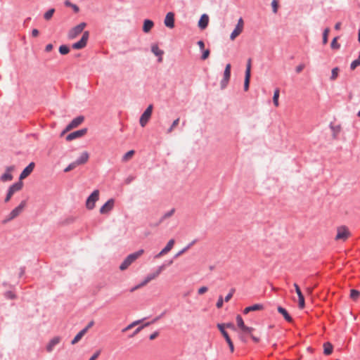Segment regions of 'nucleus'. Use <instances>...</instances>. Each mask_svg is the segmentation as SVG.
<instances>
[{
    "instance_id": "obj_1",
    "label": "nucleus",
    "mask_w": 360,
    "mask_h": 360,
    "mask_svg": "<svg viewBox=\"0 0 360 360\" xmlns=\"http://www.w3.org/2000/svg\"><path fill=\"white\" fill-rule=\"evenodd\" d=\"M164 269L165 265H161L158 266L154 272L148 274L139 284L134 287L131 290V292H134V290L143 288V286L146 285L148 283H150L151 281L157 278Z\"/></svg>"
},
{
    "instance_id": "obj_2",
    "label": "nucleus",
    "mask_w": 360,
    "mask_h": 360,
    "mask_svg": "<svg viewBox=\"0 0 360 360\" xmlns=\"http://www.w3.org/2000/svg\"><path fill=\"white\" fill-rule=\"evenodd\" d=\"M144 252L143 250H139V251L129 255L123 262L120 266L121 271L126 270L134 262L139 258Z\"/></svg>"
},
{
    "instance_id": "obj_3",
    "label": "nucleus",
    "mask_w": 360,
    "mask_h": 360,
    "mask_svg": "<svg viewBox=\"0 0 360 360\" xmlns=\"http://www.w3.org/2000/svg\"><path fill=\"white\" fill-rule=\"evenodd\" d=\"M99 200V191L94 190L93 193L87 198L86 201V207L91 210L95 207L96 202Z\"/></svg>"
},
{
    "instance_id": "obj_4",
    "label": "nucleus",
    "mask_w": 360,
    "mask_h": 360,
    "mask_svg": "<svg viewBox=\"0 0 360 360\" xmlns=\"http://www.w3.org/2000/svg\"><path fill=\"white\" fill-rule=\"evenodd\" d=\"M86 22H81L75 27H72L68 32V37L70 39H75L78 37L86 27Z\"/></svg>"
},
{
    "instance_id": "obj_5",
    "label": "nucleus",
    "mask_w": 360,
    "mask_h": 360,
    "mask_svg": "<svg viewBox=\"0 0 360 360\" xmlns=\"http://www.w3.org/2000/svg\"><path fill=\"white\" fill-rule=\"evenodd\" d=\"M26 206V202L22 200L20 205L13 209L7 216L6 221H11L19 216Z\"/></svg>"
},
{
    "instance_id": "obj_6",
    "label": "nucleus",
    "mask_w": 360,
    "mask_h": 360,
    "mask_svg": "<svg viewBox=\"0 0 360 360\" xmlns=\"http://www.w3.org/2000/svg\"><path fill=\"white\" fill-rule=\"evenodd\" d=\"M349 236L350 233L349 229L346 226H342L337 229V234L335 239L336 240L345 241Z\"/></svg>"
},
{
    "instance_id": "obj_7",
    "label": "nucleus",
    "mask_w": 360,
    "mask_h": 360,
    "mask_svg": "<svg viewBox=\"0 0 360 360\" xmlns=\"http://www.w3.org/2000/svg\"><path fill=\"white\" fill-rule=\"evenodd\" d=\"M152 112L153 105H149L140 117L139 122L142 127H144L150 119Z\"/></svg>"
},
{
    "instance_id": "obj_8",
    "label": "nucleus",
    "mask_w": 360,
    "mask_h": 360,
    "mask_svg": "<svg viewBox=\"0 0 360 360\" xmlns=\"http://www.w3.org/2000/svg\"><path fill=\"white\" fill-rule=\"evenodd\" d=\"M84 120V116H78L73 119L70 123L66 127L65 130L62 132L61 136L70 131L71 129L77 127L80 125Z\"/></svg>"
},
{
    "instance_id": "obj_9",
    "label": "nucleus",
    "mask_w": 360,
    "mask_h": 360,
    "mask_svg": "<svg viewBox=\"0 0 360 360\" xmlns=\"http://www.w3.org/2000/svg\"><path fill=\"white\" fill-rule=\"evenodd\" d=\"M89 37V32L88 31H85L80 40L75 44H72V48L74 49H84L87 44L88 39Z\"/></svg>"
},
{
    "instance_id": "obj_10",
    "label": "nucleus",
    "mask_w": 360,
    "mask_h": 360,
    "mask_svg": "<svg viewBox=\"0 0 360 360\" xmlns=\"http://www.w3.org/2000/svg\"><path fill=\"white\" fill-rule=\"evenodd\" d=\"M244 27V22L242 18H239L238 20V23L234 29V30L232 32V33L230 35V39L233 41L238 36H239L243 30Z\"/></svg>"
},
{
    "instance_id": "obj_11",
    "label": "nucleus",
    "mask_w": 360,
    "mask_h": 360,
    "mask_svg": "<svg viewBox=\"0 0 360 360\" xmlns=\"http://www.w3.org/2000/svg\"><path fill=\"white\" fill-rule=\"evenodd\" d=\"M251 76V59L249 58L246 65L245 81H244V90L247 91L249 89L250 81Z\"/></svg>"
},
{
    "instance_id": "obj_12",
    "label": "nucleus",
    "mask_w": 360,
    "mask_h": 360,
    "mask_svg": "<svg viewBox=\"0 0 360 360\" xmlns=\"http://www.w3.org/2000/svg\"><path fill=\"white\" fill-rule=\"evenodd\" d=\"M86 132H87L86 128H84V129L75 131L72 132L70 134H68L66 137V140L68 141H72L75 139H77V138L84 136L86 134Z\"/></svg>"
},
{
    "instance_id": "obj_13",
    "label": "nucleus",
    "mask_w": 360,
    "mask_h": 360,
    "mask_svg": "<svg viewBox=\"0 0 360 360\" xmlns=\"http://www.w3.org/2000/svg\"><path fill=\"white\" fill-rule=\"evenodd\" d=\"M114 200L113 199H109L101 208H100V213L101 214H108L114 207Z\"/></svg>"
},
{
    "instance_id": "obj_14",
    "label": "nucleus",
    "mask_w": 360,
    "mask_h": 360,
    "mask_svg": "<svg viewBox=\"0 0 360 360\" xmlns=\"http://www.w3.org/2000/svg\"><path fill=\"white\" fill-rule=\"evenodd\" d=\"M236 322L238 326L241 329L243 333H251L253 331V328L248 327L245 325L242 317L240 315L236 316Z\"/></svg>"
},
{
    "instance_id": "obj_15",
    "label": "nucleus",
    "mask_w": 360,
    "mask_h": 360,
    "mask_svg": "<svg viewBox=\"0 0 360 360\" xmlns=\"http://www.w3.org/2000/svg\"><path fill=\"white\" fill-rule=\"evenodd\" d=\"M164 23L165 25L169 29L174 27V14L172 12H169L167 13Z\"/></svg>"
},
{
    "instance_id": "obj_16",
    "label": "nucleus",
    "mask_w": 360,
    "mask_h": 360,
    "mask_svg": "<svg viewBox=\"0 0 360 360\" xmlns=\"http://www.w3.org/2000/svg\"><path fill=\"white\" fill-rule=\"evenodd\" d=\"M174 243L175 240L174 239H170L166 246L155 256V257H160L168 253L173 248Z\"/></svg>"
},
{
    "instance_id": "obj_17",
    "label": "nucleus",
    "mask_w": 360,
    "mask_h": 360,
    "mask_svg": "<svg viewBox=\"0 0 360 360\" xmlns=\"http://www.w3.org/2000/svg\"><path fill=\"white\" fill-rule=\"evenodd\" d=\"M230 77H231V65L227 64L226 65L224 72V79H222V81L221 82V85L222 88H224L226 86V84L230 79Z\"/></svg>"
},
{
    "instance_id": "obj_18",
    "label": "nucleus",
    "mask_w": 360,
    "mask_h": 360,
    "mask_svg": "<svg viewBox=\"0 0 360 360\" xmlns=\"http://www.w3.org/2000/svg\"><path fill=\"white\" fill-rule=\"evenodd\" d=\"M34 166L35 165L34 162H30L21 172L20 175V180L27 178L32 172Z\"/></svg>"
},
{
    "instance_id": "obj_19",
    "label": "nucleus",
    "mask_w": 360,
    "mask_h": 360,
    "mask_svg": "<svg viewBox=\"0 0 360 360\" xmlns=\"http://www.w3.org/2000/svg\"><path fill=\"white\" fill-rule=\"evenodd\" d=\"M13 170H14V166L7 167L6 169V172L1 175L0 179L4 182L11 181L13 179V176L11 174V172Z\"/></svg>"
},
{
    "instance_id": "obj_20",
    "label": "nucleus",
    "mask_w": 360,
    "mask_h": 360,
    "mask_svg": "<svg viewBox=\"0 0 360 360\" xmlns=\"http://www.w3.org/2000/svg\"><path fill=\"white\" fill-rule=\"evenodd\" d=\"M60 338L58 336H56V337H54L53 338H52L46 345V351L48 352H51L53 350L54 347L56 345H58L60 343Z\"/></svg>"
},
{
    "instance_id": "obj_21",
    "label": "nucleus",
    "mask_w": 360,
    "mask_h": 360,
    "mask_svg": "<svg viewBox=\"0 0 360 360\" xmlns=\"http://www.w3.org/2000/svg\"><path fill=\"white\" fill-rule=\"evenodd\" d=\"M209 22V17L207 14H203L201 15L200 20L198 22V26L200 29L204 30L207 27Z\"/></svg>"
},
{
    "instance_id": "obj_22",
    "label": "nucleus",
    "mask_w": 360,
    "mask_h": 360,
    "mask_svg": "<svg viewBox=\"0 0 360 360\" xmlns=\"http://www.w3.org/2000/svg\"><path fill=\"white\" fill-rule=\"evenodd\" d=\"M263 308H264V307H263L262 304H255L254 305H252V306H250V307H248L245 308V309L243 311V313L247 314H248L250 311L262 310Z\"/></svg>"
},
{
    "instance_id": "obj_23",
    "label": "nucleus",
    "mask_w": 360,
    "mask_h": 360,
    "mask_svg": "<svg viewBox=\"0 0 360 360\" xmlns=\"http://www.w3.org/2000/svg\"><path fill=\"white\" fill-rule=\"evenodd\" d=\"M89 158V155L88 152L84 151L80 155L79 158L76 160V164H77L78 165H84L88 161Z\"/></svg>"
},
{
    "instance_id": "obj_24",
    "label": "nucleus",
    "mask_w": 360,
    "mask_h": 360,
    "mask_svg": "<svg viewBox=\"0 0 360 360\" xmlns=\"http://www.w3.org/2000/svg\"><path fill=\"white\" fill-rule=\"evenodd\" d=\"M154 23L150 20H145L143 25V31L146 33H148L150 31V30L153 27Z\"/></svg>"
},
{
    "instance_id": "obj_25",
    "label": "nucleus",
    "mask_w": 360,
    "mask_h": 360,
    "mask_svg": "<svg viewBox=\"0 0 360 360\" xmlns=\"http://www.w3.org/2000/svg\"><path fill=\"white\" fill-rule=\"evenodd\" d=\"M22 186H23V183L21 181V180H20V181L17 182V183H15L14 184H13L10 188H9V191L13 193L14 194L15 192L17 191H19L22 189Z\"/></svg>"
},
{
    "instance_id": "obj_26",
    "label": "nucleus",
    "mask_w": 360,
    "mask_h": 360,
    "mask_svg": "<svg viewBox=\"0 0 360 360\" xmlns=\"http://www.w3.org/2000/svg\"><path fill=\"white\" fill-rule=\"evenodd\" d=\"M223 336L225 338L227 344L229 345L230 351L231 353L234 352V346L232 340H231L228 333L226 331H223Z\"/></svg>"
},
{
    "instance_id": "obj_27",
    "label": "nucleus",
    "mask_w": 360,
    "mask_h": 360,
    "mask_svg": "<svg viewBox=\"0 0 360 360\" xmlns=\"http://www.w3.org/2000/svg\"><path fill=\"white\" fill-rule=\"evenodd\" d=\"M278 311L283 316L284 319L287 321L291 322L292 321L291 316L288 314V311L282 307H278Z\"/></svg>"
},
{
    "instance_id": "obj_28",
    "label": "nucleus",
    "mask_w": 360,
    "mask_h": 360,
    "mask_svg": "<svg viewBox=\"0 0 360 360\" xmlns=\"http://www.w3.org/2000/svg\"><path fill=\"white\" fill-rule=\"evenodd\" d=\"M152 52L158 56H160L159 61L161 62L162 60V56L163 55V51L160 50L157 45H153L152 46Z\"/></svg>"
},
{
    "instance_id": "obj_29",
    "label": "nucleus",
    "mask_w": 360,
    "mask_h": 360,
    "mask_svg": "<svg viewBox=\"0 0 360 360\" xmlns=\"http://www.w3.org/2000/svg\"><path fill=\"white\" fill-rule=\"evenodd\" d=\"M85 334L86 330H82L80 332H79L74 338V339L72 340V345H75L76 343H77Z\"/></svg>"
},
{
    "instance_id": "obj_30",
    "label": "nucleus",
    "mask_w": 360,
    "mask_h": 360,
    "mask_svg": "<svg viewBox=\"0 0 360 360\" xmlns=\"http://www.w3.org/2000/svg\"><path fill=\"white\" fill-rule=\"evenodd\" d=\"M134 153H135V152L134 150H131L128 151L122 156V161L124 162H128L129 160H131L132 158Z\"/></svg>"
},
{
    "instance_id": "obj_31",
    "label": "nucleus",
    "mask_w": 360,
    "mask_h": 360,
    "mask_svg": "<svg viewBox=\"0 0 360 360\" xmlns=\"http://www.w3.org/2000/svg\"><path fill=\"white\" fill-rule=\"evenodd\" d=\"M324 354L326 355H330L333 352V345L330 342H326L323 345Z\"/></svg>"
},
{
    "instance_id": "obj_32",
    "label": "nucleus",
    "mask_w": 360,
    "mask_h": 360,
    "mask_svg": "<svg viewBox=\"0 0 360 360\" xmlns=\"http://www.w3.org/2000/svg\"><path fill=\"white\" fill-rule=\"evenodd\" d=\"M279 94L280 90L279 89H276L274 92V96H273V102L276 107H278L279 105L278 103V98H279Z\"/></svg>"
},
{
    "instance_id": "obj_33",
    "label": "nucleus",
    "mask_w": 360,
    "mask_h": 360,
    "mask_svg": "<svg viewBox=\"0 0 360 360\" xmlns=\"http://www.w3.org/2000/svg\"><path fill=\"white\" fill-rule=\"evenodd\" d=\"M141 322V320H138V321H135L134 322H132L131 323H130L129 325H128L126 328H123L122 330V333H125L127 332V330L131 329L132 328H134V326H136V325L139 324Z\"/></svg>"
},
{
    "instance_id": "obj_34",
    "label": "nucleus",
    "mask_w": 360,
    "mask_h": 360,
    "mask_svg": "<svg viewBox=\"0 0 360 360\" xmlns=\"http://www.w3.org/2000/svg\"><path fill=\"white\" fill-rule=\"evenodd\" d=\"M54 13H55L54 8H51V9L48 10L44 15V19L46 20H49L53 17V15L54 14Z\"/></svg>"
},
{
    "instance_id": "obj_35",
    "label": "nucleus",
    "mask_w": 360,
    "mask_h": 360,
    "mask_svg": "<svg viewBox=\"0 0 360 360\" xmlns=\"http://www.w3.org/2000/svg\"><path fill=\"white\" fill-rule=\"evenodd\" d=\"M338 37H336L332 40L330 46L333 49L337 50L340 49V44L338 42Z\"/></svg>"
},
{
    "instance_id": "obj_36",
    "label": "nucleus",
    "mask_w": 360,
    "mask_h": 360,
    "mask_svg": "<svg viewBox=\"0 0 360 360\" xmlns=\"http://www.w3.org/2000/svg\"><path fill=\"white\" fill-rule=\"evenodd\" d=\"M359 296H360V292L359 290H354V289L351 290V291H350V297L352 300H356L359 298Z\"/></svg>"
},
{
    "instance_id": "obj_37",
    "label": "nucleus",
    "mask_w": 360,
    "mask_h": 360,
    "mask_svg": "<svg viewBox=\"0 0 360 360\" xmlns=\"http://www.w3.org/2000/svg\"><path fill=\"white\" fill-rule=\"evenodd\" d=\"M339 73V68H334L331 71V76H330V80L334 81L337 79L338 77Z\"/></svg>"
},
{
    "instance_id": "obj_38",
    "label": "nucleus",
    "mask_w": 360,
    "mask_h": 360,
    "mask_svg": "<svg viewBox=\"0 0 360 360\" xmlns=\"http://www.w3.org/2000/svg\"><path fill=\"white\" fill-rule=\"evenodd\" d=\"M330 32V29L328 27L326 28L323 33V44H326L328 43V37Z\"/></svg>"
},
{
    "instance_id": "obj_39",
    "label": "nucleus",
    "mask_w": 360,
    "mask_h": 360,
    "mask_svg": "<svg viewBox=\"0 0 360 360\" xmlns=\"http://www.w3.org/2000/svg\"><path fill=\"white\" fill-rule=\"evenodd\" d=\"M70 51V49L68 48V46H65V45H62L59 47V52L62 54V55H65V54H68Z\"/></svg>"
},
{
    "instance_id": "obj_40",
    "label": "nucleus",
    "mask_w": 360,
    "mask_h": 360,
    "mask_svg": "<svg viewBox=\"0 0 360 360\" xmlns=\"http://www.w3.org/2000/svg\"><path fill=\"white\" fill-rule=\"evenodd\" d=\"M360 65V52L359 58L356 60H354L350 65V68L352 70H354L357 66Z\"/></svg>"
},
{
    "instance_id": "obj_41",
    "label": "nucleus",
    "mask_w": 360,
    "mask_h": 360,
    "mask_svg": "<svg viewBox=\"0 0 360 360\" xmlns=\"http://www.w3.org/2000/svg\"><path fill=\"white\" fill-rule=\"evenodd\" d=\"M193 243L191 244H189L186 247H185L184 248H183L182 250H181L179 252H178L176 255H175V257L177 258L179 257H180L181 255H183L184 252H186L190 248L191 246L192 245Z\"/></svg>"
},
{
    "instance_id": "obj_42",
    "label": "nucleus",
    "mask_w": 360,
    "mask_h": 360,
    "mask_svg": "<svg viewBox=\"0 0 360 360\" xmlns=\"http://www.w3.org/2000/svg\"><path fill=\"white\" fill-rule=\"evenodd\" d=\"M158 319V318H155V319H154L151 321V323H155ZM150 324V323H149V322H148V323H145V325H144V326H141V327H139V328H138L134 331V335H136L137 333H139L142 330V328H143L144 326H149Z\"/></svg>"
},
{
    "instance_id": "obj_43",
    "label": "nucleus",
    "mask_w": 360,
    "mask_h": 360,
    "mask_svg": "<svg viewBox=\"0 0 360 360\" xmlns=\"http://www.w3.org/2000/svg\"><path fill=\"white\" fill-rule=\"evenodd\" d=\"M77 166H78V165L76 164V161L74 162H72L64 169V172H68L74 169Z\"/></svg>"
},
{
    "instance_id": "obj_44",
    "label": "nucleus",
    "mask_w": 360,
    "mask_h": 360,
    "mask_svg": "<svg viewBox=\"0 0 360 360\" xmlns=\"http://www.w3.org/2000/svg\"><path fill=\"white\" fill-rule=\"evenodd\" d=\"M179 122V118L176 119L172 124V126L169 127V129H168L167 133H171L173 131V129L178 125Z\"/></svg>"
},
{
    "instance_id": "obj_45",
    "label": "nucleus",
    "mask_w": 360,
    "mask_h": 360,
    "mask_svg": "<svg viewBox=\"0 0 360 360\" xmlns=\"http://www.w3.org/2000/svg\"><path fill=\"white\" fill-rule=\"evenodd\" d=\"M271 6H272V8H273V12L274 13H276L277 11H278V0H273L272 2H271Z\"/></svg>"
},
{
    "instance_id": "obj_46",
    "label": "nucleus",
    "mask_w": 360,
    "mask_h": 360,
    "mask_svg": "<svg viewBox=\"0 0 360 360\" xmlns=\"http://www.w3.org/2000/svg\"><path fill=\"white\" fill-rule=\"evenodd\" d=\"M298 299H299V307L300 309H303L305 306L304 295H302L301 297H298Z\"/></svg>"
},
{
    "instance_id": "obj_47",
    "label": "nucleus",
    "mask_w": 360,
    "mask_h": 360,
    "mask_svg": "<svg viewBox=\"0 0 360 360\" xmlns=\"http://www.w3.org/2000/svg\"><path fill=\"white\" fill-rule=\"evenodd\" d=\"M174 213V209H172L170 211L166 212L163 216H162V219H167V218H169L170 217H172Z\"/></svg>"
},
{
    "instance_id": "obj_48",
    "label": "nucleus",
    "mask_w": 360,
    "mask_h": 360,
    "mask_svg": "<svg viewBox=\"0 0 360 360\" xmlns=\"http://www.w3.org/2000/svg\"><path fill=\"white\" fill-rule=\"evenodd\" d=\"M223 303H224V300H223V297L222 296H219V299H218V301L216 304V306L218 309H220L223 306Z\"/></svg>"
},
{
    "instance_id": "obj_49",
    "label": "nucleus",
    "mask_w": 360,
    "mask_h": 360,
    "mask_svg": "<svg viewBox=\"0 0 360 360\" xmlns=\"http://www.w3.org/2000/svg\"><path fill=\"white\" fill-rule=\"evenodd\" d=\"M208 290V288L206 286H202L198 290V293L199 295H203Z\"/></svg>"
},
{
    "instance_id": "obj_50",
    "label": "nucleus",
    "mask_w": 360,
    "mask_h": 360,
    "mask_svg": "<svg viewBox=\"0 0 360 360\" xmlns=\"http://www.w3.org/2000/svg\"><path fill=\"white\" fill-rule=\"evenodd\" d=\"M210 56V51L208 49L204 50L201 56L202 60H206Z\"/></svg>"
},
{
    "instance_id": "obj_51",
    "label": "nucleus",
    "mask_w": 360,
    "mask_h": 360,
    "mask_svg": "<svg viewBox=\"0 0 360 360\" xmlns=\"http://www.w3.org/2000/svg\"><path fill=\"white\" fill-rule=\"evenodd\" d=\"M294 287H295L296 293H297L298 297H301L302 295H303L302 292H301V290H300V289L299 285L297 283H294Z\"/></svg>"
},
{
    "instance_id": "obj_52",
    "label": "nucleus",
    "mask_w": 360,
    "mask_h": 360,
    "mask_svg": "<svg viewBox=\"0 0 360 360\" xmlns=\"http://www.w3.org/2000/svg\"><path fill=\"white\" fill-rule=\"evenodd\" d=\"M233 292H234V290L232 289L230 292L225 297V302H229L231 297H233Z\"/></svg>"
},
{
    "instance_id": "obj_53",
    "label": "nucleus",
    "mask_w": 360,
    "mask_h": 360,
    "mask_svg": "<svg viewBox=\"0 0 360 360\" xmlns=\"http://www.w3.org/2000/svg\"><path fill=\"white\" fill-rule=\"evenodd\" d=\"M304 67H305V66H304V64H300V65H297V66L296 67V68H295V71H296V72H297V73H300V72H301L304 70Z\"/></svg>"
},
{
    "instance_id": "obj_54",
    "label": "nucleus",
    "mask_w": 360,
    "mask_h": 360,
    "mask_svg": "<svg viewBox=\"0 0 360 360\" xmlns=\"http://www.w3.org/2000/svg\"><path fill=\"white\" fill-rule=\"evenodd\" d=\"M101 354V351L98 350L97 352H96L91 356V358L89 359V360H96L98 356L100 355Z\"/></svg>"
},
{
    "instance_id": "obj_55",
    "label": "nucleus",
    "mask_w": 360,
    "mask_h": 360,
    "mask_svg": "<svg viewBox=\"0 0 360 360\" xmlns=\"http://www.w3.org/2000/svg\"><path fill=\"white\" fill-rule=\"evenodd\" d=\"M13 195V194L8 190L6 197L5 198V202H8L11 200Z\"/></svg>"
},
{
    "instance_id": "obj_56",
    "label": "nucleus",
    "mask_w": 360,
    "mask_h": 360,
    "mask_svg": "<svg viewBox=\"0 0 360 360\" xmlns=\"http://www.w3.org/2000/svg\"><path fill=\"white\" fill-rule=\"evenodd\" d=\"M159 335V333L158 331L156 332H154L153 333H152L149 338L150 340H155L158 336Z\"/></svg>"
},
{
    "instance_id": "obj_57",
    "label": "nucleus",
    "mask_w": 360,
    "mask_h": 360,
    "mask_svg": "<svg viewBox=\"0 0 360 360\" xmlns=\"http://www.w3.org/2000/svg\"><path fill=\"white\" fill-rule=\"evenodd\" d=\"M53 49V45L51 44H49L45 47V51L46 52H50Z\"/></svg>"
},
{
    "instance_id": "obj_58",
    "label": "nucleus",
    "mask_w": 360,
    "mask_h": 360,
    "mask_svg": "<svg viewBox=\"0 0 360 360\" xmlns=\"http://www.w3.org/2000/svg\"><path fill=\"white\" fill-rule=\"evenodd\" d=\"M39 34V32L38 30H37V29L32 30V37H38Z\"/></svg>"
},
{
    "instance_id": "obj_59",
    "label": "nucleus",
    "mask_w": 360,
    "mask_h": 360,
    "mask_svg": "<svg viewBox=\"0 0 360 360\" xmlns=\"http://www.w3.org/2000/svg\"><path fill=\"white\" fill-rule=\"evenodd\" d=\"M94 323V321H90V322L88 323V325L86 326V328H84L83 330H86V332H87V330H88L91 327H92V326H93Z\"/></svg>"
},
{
    "instance_id": "obj_60",
    "label": "nucleus",
    "mask_w": 360,
    "mask_h": 360,
    "mask_svg": "<svg viewBox=\"0 0 360 360\" xmlns=\"http://www.w3.org/2000/svg\"><path fill=\"white\" fill-rule=\"evenodd\" d=\"M198 45L199 46V48L201 49V50H203L204 48H205V44L202 41H198Z\"/></svg>"
},
{
    "instance_id": "obj_61",
    "label": "nucleus",
    "mask_w": 360,
    "mask_h": 360,
    "mask_svg": "<svg viewBox=\"0 0 360 360\" xmlns=\"http://www.w3.org/2000/svg\"><path fill=\"white\" fill-rule=\"evenodd\" d=\"M217 327L219 329V330L221 331V334L223 335V331H226L224 328V324H218L217 325Z\"/></svg>"
},
{
    "instance_id": "obj_62",
    "label": "nucleus",
    "mask_w": 360,
    "mask_h": 360,
    "mask_svg": "<svg viewBox=\"0 0 360 360\" xmlns=\"http://www.w3.org/2000/svg\"><path fill=\"white\" fill-rule=\"evenodd\" d=\"M341 27V22H338L335 25V29L338 30L340 29Z\"/></svg>"
},
{
    "instance_id": "obj_63",
    "label": "nucleus",
    "mask_w": 360,
    "mask_h": 360,
    "mask_svg": "<svg viewBox=\"0 0 360 360\" xmlns=\"http://www.w3.org/2000/svg\"><path fill=\"white\" fill-rule=\"evenodd\" d=\"M134 179L133 176H129L126 179V183L129 184L131 181H132Z\"/></svg>"
},
{
    "instance_id": "obj_64",
    "label": "nucleus",
    "mask_w": 360,
    "mask_h": 360,
    "mask_svg": "<svg viewBox=\"0 0 360 360\" xmlns=\"http://www.w3.org/2000/svg\"><path fill=\"white\" fill-rule=\"evenodd\" d=\"M71 7L74 9V11H75V12H78V11H79V8H78V6H76V5H75V4H72Z\"/></svg>"
}]
</instances>
